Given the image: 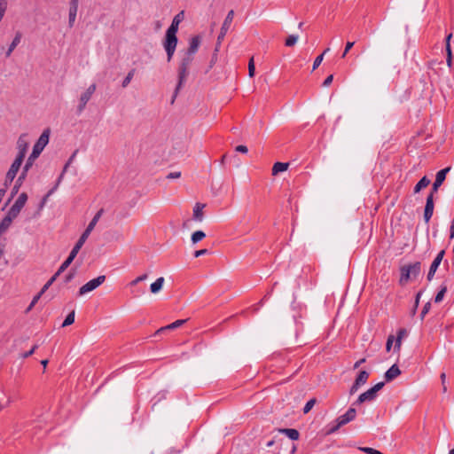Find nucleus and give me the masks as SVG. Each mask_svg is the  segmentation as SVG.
Here are the masks:
<instances>
[{"label": "nucleus", "mask_w": 454, "mask_h": 454, "mask_svg": "<svg viewBox=\"0 0 454 454\" xmlns=\"http://www.w3.org/2000/svg\"><path fill=\"white\" fill-rule=\"evenodd\" d=\"M193 60V56L188 53H185V56L183 58L179 69H178V83L176 85L175 90V97L178 93V90L182 88L183 84L186 81V77L189 73V67Z\"/></svg>", "instance_id": "f257e3e1"}, {"label": "nucleus", "mask_w": 454, "mask_h": 454, "mask_svg": "<svg viewBox=\"0 0 454 454\" xmlns=\"http://www.w3.org/2000/svg\"><path fill=\"white\" fill-rule=\"evenodd\" d=\"M401 277H400V284L402 286L408 283V281L411 278H417L421 271V263L419 262H416L412 264L404 265L401 268Z\"/></svg>", "instance_id": "f03ea898"}, {"label": "nucleus", "mask_w": 454, "mask_h": 454, "mask_svg": "<svg viewBox=\"0 0 454 454\" xmlns=\"http://www.w3.org/2000/svg\"><path fill=\"white\" fill-rule=\"evenodd\" d=\"M356 416V411L355 408L350 407L345 414L338 417L335 420V425L331 427L327 432L326 434H332L335 433L340 427L342 426L349 423L350 421L354 420Z\"/></svg>", "instance_id": "7ed1b4c3"}, {"label": "nucleus", "mask_w": 454, "mask_h": 454, "mask_svg": "<svg viewBox=\"0 0 454 454\" xmlns=\"http://www.w3.org/2000/svg\"><path fill=\"white\" fill-rule=\"evenodd\" d=\"M177 45L176 34L174 32L166 31L165 39L163 42V47L166 51L168 61H170L174 56L176 48Z\"/></svg>", "instance_id": "20e7f679"}, {"label": "nucleus", "mask_w": 454, "mask_h": 454, "mask_svg": "<svg viewBox=\"0 0 454 454\" xmlns=\"http://www.w3.org/2000/svg\"><path fill=\"white\" fill-rule=\"evenodd\" d=\"M106 280L105 275H100L96 278H93L82 286L79 289V295H84L90 292L94 291L96 288H98L100 285H102Z\"/></svg>", "instance_id": "39448f33"}, {"label": "nucleus", "mask_w": 454, "mask_h": 454, "mask_svg": "<svg viewBox=\"0 0 454 454\" xmlns=\"http://www.w3.org/2000/svg\"><path fill=\"white\" fill-rule=\"evenodd\" d=\"M22 164V161H20V158H16L12 164L11 165L4 181V185L8 186L15 178L20 166Z\"/></svg>", "instance_id": "423d86ee"}, {"label": "nucleus", "mask_w": 454, "mask_h": 454, "mask_svg": "<svg viewBox=\"0 0 454 454\" xmlns=\"http://www.w3.org/2000/svg\"><path fill=\"white\" fill-rule=\"evenodd\" d=\"M96 90V84H91L89 86V88L83 92L82 93L80 98H79V105H78V111L79 112H82L88 101L90 99L91 96L94 94Z\"/></svg>", "instance_id": "0eeeda50"}, {"label": "nucleus", "mask_w": 454, "mask_h": 454, "mask_svg": "<svg viewBox=\"0 0 454 454\" xmlns=\"http://www.w3.org/2000/svg\"><path fill=\"white\" fill-rule=\"evenodd\" d=\"M233 17H234V12L232 10H231L228 12V14H227V16H226V18H225V20H224V21H223V23L222 25L220 34H219V35L217 37V41H218L219 43H221V41L224 38L225 35L227 34V32H228L231 23H232Z\"/></svg>", "instance_id": "6e6552de"}, {"label": "nucleus", "mask_w": 454, "mask_h": 454, "mask_svg": "<svg viewBox=\"0 0 454 454\" xmlns=\"http://www.w3.org/2000/svg\"><path fill=\"white\" fill-rule=\"evenodd\" d=\"M444 250H442L438 253V254L436 255V257L434 258V260L433 261L431 266H430V269H429V271L427 273V280L428 281H431L439 267V265L441 264L442 261V258L444 256Z\"/></svg>", "instance_id": "1a4fd4ad"}, {"label": "nucleus", "mask_w": 454, "mask_h": 454, "mask_svg": "<svg viewBox=\"0 0 454 454\" xmlns=\"http://www.w3.org/2000/svg\"><path fill=\"white\" fill-rule=\"evenodd\" d=\"M17 147L19 150L18 155L16 158H20V161L23 162L25 155L27 153V150L28 147V143L26 139V135H21L17 141Z\"/></svg>", "instance_id": "9d476101"}, {"label": "nucleus", "mask_w": 454, "mask_h": 454, "mask_svg": "<svg viewBox=\"0 0 454 454\" xmlns=\"http://www.w3.org/2000/svg\"><path fill=\"white\" fill-rule=\"evenodd\" d=\"M450 167H447L440 171L437 172L435 180L433 184V192H437L439 187L442 184L446 178V175L450 172Z\"/></svg>", "instance_id": "9b49d317"}, {"label": "nucleus", "mask_w": 454, "mask_h": 454, "mask_svg": "<svg viewBox=\"0 0 454 454\" xmlns=\"http://www.w3.org/2000/svg\"><path fill=\"white\" fill-rule=\"evenodd\" d=\"M434 199H433V192H431L427 198V202L425 206V211H424V219L426 223H428L433 215L434 213Z\"/></svg>", "instance_id": "f8f14e48"}, {"label": "nucleus", "mask_w": 454, "mask_h": 454, "mask_svg": "<svg viewBox=\"0 0 454 454\" xmlns=\"http://www.w3.org/2000/svg\"><path fill=\"white\" fill-rule=\"evenodd\" d=\"M41 151L35 149L33 147V151L31 153V154L29 155L24 168H23V170H22V173H21V177L22 178H26V176H27V172L28 171V169L30 168V167L33 165V162L35 159H37L39 157V155L41 154Z\"/></svg>", "instance_id": "ddd939ff"}, {"label": "nucleus", "mask_w": 454, "mask_h": 454, "mask_svg": "<svg viewBox=\"0 0 454 454\" xmlns=\"http://www.w3.org/2000/svg\"><path fill=\"white\" fill-rule=\"evenodd\" d=\"M50 132V129H44L41 134L40 137L38 138V140L36 141V143L35 144L34 148L43 152V150L49 142Z\"/></svg>", "instance_id": "4468645a"}, {"label": "nucleus", "mask_w": 454, "mask_h": 454, "mask_svg": "<svg viewBox=\"0 0 454 454\" xmlns=\"http://www.w3.org/2000/svg\"><path fill=\"white\" fill-rule=\"evenodd\" d=\"M57 279V272L54 273L51 278H50V280L43 286L42 290L40 291V293L35 295L30 305L28 306L27 308V310H30L34 306L35 304L37 302V301L40 299L41 295L49 288V286Z\"/></svg>", "instance_id": "2eb2a0df"}, {"label": "nucleus", "mask_w": 454, "mask_h": 454, "mask_svg": "<svg viewBox=\"0 0 454 454\" xmlns=\"http://www.w3.org/2000/svg\"><path fill=\"white\" fill-rule=\"evenodd\" d=\"M79 2L78 0H71L69 4V12H68V22L69 26L72 27L75 21L77 11H78Z\"/></svg>", "instance_id": "dca6fc26"}, {"label": "nucleus", "mask_w": 454, "mask_h": 454, "mask_svg": "<svg viewBox=\"0 0 454 454\" xmlns=\"http://www.w3.org/2000/svg\"><path fill=\"white\" fill-rule=\"evenodd\" d=\"M206 207V204H203V203H196L194 207H193V212H192V219L196 222H202L203 219H204V213H203V209L205 208Z\"/></svg>", "instance_id": "f3484780"}, {"label": "nucleus", "mask_w": 454, "mask_h": 454, "mask_svg": "<svg viewBox=\"0 0 454 454\" xmlns=\"http://www.w3.org/2000/svg\"><path fill=\"white\" fill-rule=\"evenodd\" d=\"M78 252H79L78 249L73 247V249L71 250V252H70L68 257L67 258V260L59 268V275L61 272H63L66 269H67V267L72 263V262L74 261V259L77 255Z\"/></svg>", "instance_id": "a211bd4d"}, {"label": "nucleus", "mask_w": 454, "mask_h": 454, "mask_svg": "<svg viewBox=\"0 0 454 454\" xmlns=\"http://www.w3.org/2000/svg\"><path fill=\"white\" fill-rule=\"evenodd\" d=\"M401 374V371L396 364H393L385 373L386 381H391Z\"/></svg>", "instance_id": "6ab92c4d"}, {"label": "nucleus", "mask_w": 454, "mask_h": 454, "mask_svg": "<svg viewBox=\"0 0 454 454\" xmlns=\"http://www.w3.org/2000/svg\"><path fill=\"white\" fill-rule=\"evenodd\" d=\"M200 44V37L199 35L193 36L192 38H191V40L189 42V48H188L186 53L193 56L197 52Z\"/></svg>", "instance_id": "aec40b11"}, {"label": "nucleus", "mask_w": 454, "mask_h": 454, "mask_svg": "<svg viewBox=\"0 0 454 454\" xmlns=\"http://www.w3.org/2000/svg\"><path fill=\"white\" fill-rule=\"evenodd\" d=\"M184 19V12H180L178 14H176L169 27L167 29L168 31L174 32V34H176L178 31L179 24L182 22Z\"/></svg>", "instance_id": "412c9836"}, {"label": "nucleus", "mask_w": 454, "mask_h": 454, "mask_svg": "<svg viewBox=\"0 0 454 454\" xmlns=\"http://www.w3.org/2000/svg\"><path fill=\"white\" fill-rule=\"evenodd\" d=\"M375 398H376V395L373 394V391L368 389L367 391L364 392L363 394H361L358 396L356 403L360 404V403H363L364 402H371V401L374 400Z\"/></svg>", "instance_id": "4be33fe9"}, {"label": "nucleus", "mask_w": 454, "mask_h": 454, "mask_svg": "<svg viewBox=\"0 0 454 454\" xmlns=\"http://www.w3.org/2000/svg\"><path fill=\"white\" fill-rule=\"evenodd\" d=\"M279 433L286 435L289 439L296 441L299 439L300 434L298 430L294 428H281Z\"/></svg>", "instance_id": "5701e85b"}, {"label": "nucleus", "mask_w": 454, "mask_h": 454, "mask_svg": "<svg viewBox=\"0 0 454 454\" xmlns=\"http://www.w3.org/2000/svg\"><path fill=\"white\" fill-rule=\"evenodd\" d=\"M92 230L89 229L88 227L85 229V231H83V233L81 235V237L79 238L78 241L76 242V244L74 245V248L78 249L80 251V249L82 248V247L83 246V244L85 243V241L87 240V239L89 238L90 234L91 233Z\"/></svg>", "instance_id": "b1692460"}, {"label": "nucleus", "mask_w": 454, "mask_h": 454, "mask_svg": "<svg viewBox=\"0 0 454 454\" xmlns=\"http://www.w3.org/2000/svg\"><path fill=\"white\" fill-rule=\"evenodd\" d=\"M92 230L89 229L88 227L85 229V231H83V233L81 235V237L79 238L78 241L76 242V244L74 245V248L78 249L80 251V249L82 248V247L83 246V244L85 243V241L87 240V239L89 238L90 234L91 233Z\"/></svg>", "instance_id": "393cba45"}, {"label": "nucleus", "mask_w": 454, "mask_h": 454, "mask_svg": "<svg viewBox=\"0 0 454 454\" xmlns=\"http://www.w3.org/2000/svg\"><path fill=\"white\" fill-rule=\"evenodd\" d=\"M164 282H165V279L163 277L158 278L153 283L151 284V286H150L151 292L153 294L159 293L162 289Z\"/></svg>", "instance_id": "a878e982"}, {"label": "nucleus", "mask_w": 454, "mask_h": 454, "mask_svg": "<svg viewBox=\"0 0 454 454\" xmlns=\"http://www.w3.org/2000/svg\"><path fill=\"white\" fill-rule=\"evenodd\" d=\"M22 35L20 32H17L12 43L10 44L7 51H6V57H9L12 52L14 51V49L17 47V45L20 43Z\"/></svg>", "instance_id": "bb28decb"}, {"label": "nucleus", "mask_w": 454, "mask_h": 454, "mask_svg": "<svg viewBox=\"0 0 454 454\" xmlns=\"http://www.w3.org/2000/svg\"><path fill=\"white\" fill-rule=\"evenodd\" d=\"M27 200V195L26 192H22L19 195V197L17 198L16 201L14 202V204L12 205L15 208L19 209L20 211H21V209L23 208V207L25 206L26 202Z\"/></svg>", "instance_id": "cd10ccee"}, {"label": "nucleus", "mask_w": 454, "mask_h": 454, "mask_svg": "<svg viewBox=\"0 0 454 454\" xmlns=\"http://www.w3.org/2000/svg\"><path fill=\"white\" fill-rule=\"evenodd\" d=\"M289 164L285 162H276L272 168V175L276 176L280 172H284L288 168Z\"/></svg>", "instance_id": "c85d7f7f"}, {"label": "nucleus", "mask_w": 454, "mask_h": 454, "mask_svg": "<svg viewBox=\"0 0 454 454\" xmlns=\"http://www.w3.org/2000/svg\"><path fill=\"white\" fill-rule=\"evenodd\" d=\"M430 184V180L427 176H423L415 185L414 192L417 193L420 192L421 189L426 188Z\"/></svg>", "instance_id": "c756f323"}, {"label": "nucleus", "mask_w": 454, "mask_h": 454, "mask_svg": "<svg viewBox=\"0 0 454 454\" xmlns=\"http://www.w3.org/2000/svg\"><path fill=\"white\" fill-rule=\"evenodd\" d=\"M186 322L185 319H179V320H176L175 322H173L172 324L165 326V327H161L160 329L158 330V333L160 332H163L165 330H172V329H176L181 325H183L184 323Z\"/></svg>", "instance_id": "7c9ffc66"}, {"label": "nucleus", "mask_w": 454, "mask_h": 454, "mask_svg": "<svg viewBox=\"0 0 454 454\" xmlns=\"http://www.w3.org/2000/svg\"><path fill=\"white\" fill-rule=\"evenodd\" d=\"M369 378V373L366 371H361L356 377L355 382L356 385L363 386L366 383L367 380Z\"/></svg>", "instance_id": "2f4dec72"}, {"label": "nucleus", "mask_w": 454, "mask_h": 454, "mask_svg": "<svg viewBox=\"0 0 454 454\" xmlns=\"http://www.w3.org/2000/svg\"><path fill=\"white\" fill-rule=\"evenodd\" d=\"M407 335V332L405 329H400L397 333V337H396V340H395V349L396 350H400V348H401V344H402V340L403 338H404L405 336Z\"/></svg>", "instance_id": "473e14b6"}, {"label": "nucleus", "mask_w": 454, "mask_h": 454, "mask_svg": "<svg viewBox=\"0 0 454 454\" xmlns=\"http://www.w3.org/2000/svg\"><path fill=\"white\" fill-rule=\"evenodd\" d=\"M104 213V210L101 208L99 209L96 215H94V217L91 219V221L90 222V223L88 224V228L92 230L95 228L96 224L98 223V222L99 221V219L101 218L102 215Z\"/></svg>", "instance_id": "72a5a7b5"}, {"label": "nucleus", "mask_w": 454, "mask_h": 454, "mask_svg": "<svg viewBox=\"0 0 454 454\" xmlns=\"http://www.w3.org/2000/svg\"><path fill=\"white\" fill-rule=\"evenodd\" d=\"M206 237V233L202 231H196L192 234L191 240L192 244H196Z\"/></svg>", "instance_id": "f704fd0d"}, {"label": "nucleus", "mask_w": 454, "mask_h": 454, "mask_svg": "<svg viewBox=\"0 0 454 454\" xmlns=\"http://www.w3.org/2000/svg\"><path fill=\"white\" fill-rule=\"evenodd\" d=\"M12 222L9 217H4L0 222V236L5 232L12 224Z\"/></svg>", "instance_id": "c9c22d12"}, {"label": "nucleus", "mask_w": 454, "mask_h": 454, "mask_svg": "<svg viewBox=\"0 0 454 454\" xmlns=\"http://www.w3.org/2000/svg\"><path fill=\"white\" fill-rule=\"evenodd\" d=\"M298 40H299V35H290L286 39L285 45L286 47H293V46H294L296 44Z\"/></svg>", "instance_id": "e433bc0d"}, {"label": "nucleus", "mask_w": 454, "mask_h": 454, "mask_svg": "<svg viewBox=\"0 0 454 454\" xmlns=\"http://www.w3.org/2000/svg\"><path fill=\"white\" fill-rule=\"evenodd\" d=\"M74 310H72L62 323V327H66L72 325L74 322Z\"/></svg>", "instance_id": "4c0bfd02"}, {"label": "nucleus", "mask_w": 454, "mask_h": 454, "mask_svg": "<svg viewBox=\"0 0 454 454\" xmlns=\"http://www.w3.org/2000/svg\"><path fill=\"white\" fill-rule=\"evenodd\" d=\"M20 212V211L19 209L12 206L5 217H9L11 221H13L19 215Z\"/></svg>", "instance_id": "58836bf2"}, {"label": "nucleus", "mask_w": 454, "mask_h": 454, "mask_svg": "<svg viewBox=\"0 0 454 454\" xmlns=\"http://www.w3.org/2000/svg\"><path fill=\"white\" fill-rule=\"evenodd\" d=\"M7 5H8L7 0H0V22L2 21V20L4 16V13L7 10Z\"/></svg>", "instance_id": "ea45409f"}, {"label": "nucleus", "mask_w": 454, "mask_h": 454, "mask_svg": "<svg viewBox=\"0 0 454 454\" xmlns=\"http://www.w3.org/2000/svg\"><path fill=\"white\" fill-rule=\"evenodd\" d=\"M447 292V287L442 286L441 290L437 293L434 298L435 302H441L444 297L445 293Z\"/></svg>", "instance_id": "a19ab883"}, {"label": "nucleus", "mask_w": 454, "mask_h": 454, "mask_svg": "<svg viewBox=\"0 0 454 454\" xmlns=\"http://www.w3.org/2000/svg\"><path fill=\"white\" fill-rule=\"evenodd\" d=\"M254 72H255L254 61V58L252 57L248 62V75H249V77H251V78L254 77Z\"/></svg>", "instance_id": "79ce46f5"}, {"label": "nucleus", "mask_w": 454, "mask_h": 454, "mask_svg": "<svg viewBox=\"0 0 454 454\" xmlns=\"http://www.w3.org/2000/svg\"><path fill=\"white\" fill-rule=\"evenodd\" d=\"M133 76H134V70H131L130 72L128 73L127 76L122 81L121 86L123 88H126L131 82Z\"/></svg>", "instance_id": "37998d69"}, {"label": "nucleus", "mask_w": 454, "mask_h": 454, "mask_svg": "<svg viewBox=\"0 0 454 454\" xmlns=\"http://www.w3.org/2000/svg\"><path fill=\"white\" fill-rule=\"evenodd\" d=\"M24 179L25 178L21 177V175L18 177V179L15 183V185L13 186L12 191V197L18 192L20 186L21 185Z\"/></svg>", "instance_id": "c03bdc74"}, {"label": "nucleus", "mask_w": 454, "mask_h": 454, "mask_svg": "<svg viewBox=\"0 0 454 454\" xmlns=\"http://www.w3.org/2000/svg\"><path fill=\"white\" fill-rule=\"evenodd\" d=\"M315 403H316V399H315V398H312V399L309 400V401L306 403V404H305V406H304V408H303V412H304L305 414H306V413H308V412H309V411L313 408V406L315 405Z\"/></svg>", "instance_id": "a18cd8bd"}, {"label": "nucleus", "mask_w": 454, "mask_h": 454, "mask_svg": "<svg viewBox=\"0 0 454 454\" xmlns=\"http://www.w3.org/2000/svg\"><path fill=\"white\" fill-rule=\"evenodd\" d=\"M324 59V53L320 54L319 56H317L315 60H314V63H313V67H312V70L314 71L315 69H317L322 63Z\"/></svg>", "instance_id": "49530a36"}, {"label": "nucleus", "mask_w": 454, "mask_h": 454, "mask_svg": "<svg viewBox=\"0 0 454 454\" xmlns=\"http://www.w3.org/2000/svg\"><path fill=\"white\" fill-rule=\"evenodd\" d=\"M451 36H452V35L450 34L446 37V51H447V56L448 57L451 56V49H450V38H451Z\"/></svg>", "instance_id": "de8ad7c7"}, {"label": "nucleus", "mask_w": 454, "mask_h": 454, "mask_svg": "<svg viewBox=\"0 0 454 454\" xmlns=\"http://www.w3.org/2000/svg\"><path fill=\"white\" fill-rule=\"evenodd\" d=\"M147 278V274H143L130 282V286H136L139 282L144 281Z\"/></svg>", "instance_id": "09e8293b"}, {"label": "nucleus", "mask_w": 454, "mask_h": 454, "mask_svg": "<svg viewBox=\"0 0 454 454\" xmlns=\"http://www.w3.org/2000/svg\"><path fill=\"white\" fill-rule=\"evenodd\" d=\"M355 43L354 42H348L346 43V46H345V49H344V51L341 55L342 58H345L346 55L348 54V52L350 51V49L354 46Z\"/></svg>", "instance_id": "8fccbe9b"}, {"label": "nucleus", "mask_w": 454, "mask_h": 454, "mask_svg": "<svg viewBox=\"0 0 454 454\" xmlns=\"http://www.w3.org/2000/svg\"><path fill=\"white\" fill-rule=\"evenodd\" d=\"M394 340H395V337L393 335H389L387 337V343H386L387 351H389L391 349Z\"/></svg>", "instance_id": "3c124183"}, {"label": "nucleus", "mask_w": 454, "mask_h": 454, "mask_svg": "<svg viewBox=\"0 0 454 454\" xmlns=\"http://www.w3.org/2000/svg\"><path fill=\"white\" fill-rule=\"evenodd\" d=\"M55 188H56V186H54L52 189H51L49 191V192L43 198V200L41 201V205H40L41 207L45 205L48 198L53 193Z\"/></svg>", "instance_id": "603ef678"}, {"label": "nucleus", "mask_w": 454, "mask_h": 454, "mask_svg": "<svg viewBox=\"0 0 454 454\" xmlns=\"http://www.w3.org/2000/svg\"><path fill=\"white\" fill-rule=\"evenodd\" d=\"M384 386V382H379L376 385H374L372 387L370 388V390L373 391V394L377 395V392L380 391Z\"/></svg>", "instance_id": "864d4df0"}, {"label": "nucleus", "mask_w": 454, "mask_h": 454, "mask_svg": "<svg viewBox=\"0 0 454 454\" xmlns=\"http://www.w3.org/2000/svg\"><path fill=\"white\" fill-rule=\"evenodd\" d=\"M36 348H37V345H34L29 351L22 354V357L27 358V357L30 356L32 354H34V352L35 351Z\"/></svg>", "instance_id": "5fc2aeb1"}, {"label": "nucleus", "mask_w": 454, "mask_h": 454, "mask_svg": "<svg viewBox=\"0 0 454 454\" xmlns=\"http://www.w3.org/2000/svg\"><path fill=\"white\" fill-rule=\"evenodd\" d=\"M333 74L328 75L325 78V80L324 81L323 86H325V87L329 86L333 82Z\"/></svg>", "instance_id": "6e6d98bb"}, {"label": "nucleus", "mask_w": 454, "mask_h": 454, "mask_svg": "<svg viewBox=\"0 0 454 454\" xmlns=\"http://www.w3.org/2000/svg\"><path fill=\"white\" fill-rule=\"evenodd\" d=\"M236 151L242 153H247L248 149L246 145H240L236 147Z\"/></svg>", "instance_id": "4d7b16f0"}, {"label": "nucleus", "mask_w": 454, "mask_h": 454, "mask_svg": "<svg viewBox=\"0 0 454 454\" xmlns=\"http://www.w3.org/2000/svg\"><path fill=\"white\" fill-rule=\"evenodd\" d=\"M207 254V249H200L194 252V257H200Z\"/></svg>", "instance_id": "13d9d810"}, {"label": "nucleus", "mask_w": 454, "mask_h": 454, "mask_svg": "<svg viewBox=\"0 0 454 454\" xmlns=\"http://www.w3.org/2000/svg\"><path fill=\"white\" fill-rule=\"evenodd\" d=\"M360 387V385H356V383L354 382V384L350 387L349 394L354 395L359 389Z\"/></svg>", "instance_id": "bf43d9fd"}, {"label": "nucleus", "mask_w": 454, "mask_h": 454, "mask_svg": "<svg viewBox=\"0 0 454 454\" xmlns=\"http://www.w3.org/2000/svg\"><path fill=\"white\" fill-rule=\"evenodd\" d=\"M359 450L364 453L372 454L374 449L370 447H359Z\"/></svg>", "instance_id": "052dcab7"}, {"label": "nucleus", "mask_w": 454, "mask_h": 454, "mask_svg": "<svg viewBox=\"0 0 454 454\" xmlns=\"http://www.w3.org/2000/svg\"><path fill=\"white\" fill-rule=\"evenodd\" d=\"M181 173L180 172H171L168 175V178L169 179H175L180 177Z\"/></svg>", "instance_id": "680f3d73"}, {"label": "nucleus", "mask_w": 454, "mask_h": 454, "mask_svg": "<svg viewBox=\"0 0 454 454\" xmlns=\"http://www.w3.org/2000/svg\"><path fill=\"white\" fill-rule=\"evenodd\" d=\"M364 362H365V358H362V359L358 360L357 362L355 363L354 368L355 369L358 368Z\"/></svg>", "instance_id": "e2e57ef3"}, {"label": "nucleus", "mask_w": 454, "mask_h": 454, "mask_svg": "<svg viewBox=\"0 0 454 454\" xmlns=\"http://www.w3.org/2000/svg\"><path fill=\"white\" fill-rule=\"evenodd\" d=\"M429 308H430V303H427L424 308H423V310L421 312L422 316L426 315L427 313V311L429 310Z\"/></svg>", "instance_id": "0e129e2a"}, {"label": "nucleus", "mask_w": 454, "mask_h": 454, "mask_svg": "<svg viewBox=\"0 0 454 454\" xmlns=\"http://www.w3.org/2000/svg\"><path fill=\"white\" fill-rule=\"evenodd\" d=\"M74 155H73L70 160H68V162L65 165L64 167V172L67 171V168L69 167L71 161H72V159L74 158Z\"/></svg>", "instance_id": "69168bd1"}, {"label": "nucleus", "mask_w": 454, "mask_h": 454, "mask_svg": "<svg viewBox=\"0 0 454 454\" xmlns=\"http://www.w3.org/2000/svg\"><path fill=\"white\" fill-rule=\"evenodd\" d=\"M445 380H446V374L444 372H442L441 374V380H442V384L444 385L445 383Z\"/></svg>", "instance_id": "338daca9"}, {"label": "nucleus", "mask_w": 454, "mask_h": 454, "mask_svg": "<svg viewBox=\"0 0 454 454\" xmlns=\"http://www.w3.org/2000/svg\"><path fill=\"white\" fill-rule=\"evenodd\" d=\"M447 64H448L449 67H450V65H451V56H450V57L447 56Z\"/></svg>", "instance_id": "774afa93"}]
</instances>
